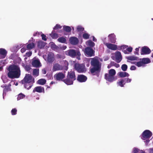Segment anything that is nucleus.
Masks as SVG:
<instances>
[{
	"instance_id": "1",
	"label": "nucleus",
	"mask_w": 153,
	"mask_h": 153,
	"mask_svg": "<svg viewBox=\"0 0 153 153\" xmlns=\"http://www.w3.org/2000/svg\"><path fill=\"white\" fill-rule=\"evenodd\" d=\"M8 72L7 74L8 77L11 79L19 78L21 75L19 67L16 65H10L7 69Z\"/></svg>"
},
{
	"instance_id": "2",
	"label": "nucleus",
	"mask_w": 153,
	"mask_h": 153,
	"mask_svg": "<svg viewBox=\"0 0 153 153\" xmlns=\"http://www.w3.org/2000/svg\"><path fill=\"white\" fill-rule=\"evenodd\" d=\"M90 63L91 65L93 66V68L90 69V72L91 74L94 73L97 71V72L100 71L101 64L98 59L95 58H91Z\"/></svg>"
},
{
	"instance_id": "3",
	"label": "nucleus",
	"mask_w": 153,
	"mask_h": 153,
	"mask_svg": "<svg viewBox=\"0 0 153 153\" xmlns=\"http://www.w3.org/2000/svg\"><path fill=\"white\" fill-rule=\"evenodd\" d=\"M116 73V71L114 69H111L108 71V73L105 75V78L106 80L110 82H112L116 79L114 76Z\"/></svg>"
},
{
	"instance_id": "4",
	"label": "nucleus",
	"mask_w": 153,
	"mask_h": 153,
	"mask_svg": "<svg viewBox=\"0 0 153 153\" xmlns=\"http://www.w3.org/2000/svg\"><path fill=\"white\" fill-rule=\"evenodd\" d=\"M65 53L67 55L69 56L72 58H74L75 57H76L78 59H80V56L81 54L79 50L70 49L66 51Z\"/></svg>"
},
{
	"instance_id": "5",
	"label": "nucleus",
	"mask_w": 153,
	"mask_h": 153,
	"mask_svg": "<svg viewBox=\"0 0 153 153\" xmlns=\"http://www.w3.org/2000/svg\"><path fill=\"white\" fill-rule=\"evenodd\" d=\"M64 61V63L66 65L65 66L63 67L59 63H55L53 65L52 70L54 71H57L61 70L63 69L66 71L68 69V66L69 65L68 62L66 60Z\"/></svg>"
},
{
	"instance_id": "6",
	"label": "nucleus",
	"mask_w": 153,
	"mask_h": 153,
	"mask_svg": "<svg viewBox=\"0 0 153 153\" xmlns=\"http://www.w3.org/2000/svg\"><path fill=\"white\" fill-rule=\"evenodd\" d=\"M21 82L22 83H34L35 82L34 79L30 74H26L25 77Z\"/></svg>"
},
{
	"instance_id": "7",
	"label": "nucleus",
	"mask_w": 153,
	"mask_h": 153,
	"mask_svg": "<svg viewBox=\"0 0 153 153\" xmlns=\"http://www.w3.org/2000/svg\"><path fill=\"white\" fill-rule=\"evenodd\" d=\"M74 68L79 73L84 72L86 71L85 66L83 64L76 63L74 65Z\"/></svg>"
},
{
	"instance_id": "8",
	"label": "nucleus",
	"mask_w": 153,
	"mask_h": 153,
	"mask_svg": "<svg viewBox=\"0 0 153 153\" xmlns=\"http://www.w3.org/2000/svg\"><path fill=\"white\" fill-rule=\"evenodd\" d=\"M85 54L87 56L91 57L95 55V51L92 48L90 47H87L85 49Z\"/></svg>"
},
{
	"instance_id": "9",
	"label": "nucleus",
	"mask_w": 153,
	"mask_h": 153,
	"mask_svg": "<svg viewBox=\"0 0 153 153\" xmlns=\"http://www.w3.org/2000/svg\"><path fill=\"white\" fill-rule=\"evenodd\" d=\"M152 135V132L149 130L144 131L142 133V136L141 137L142 139L145 140L146 139L150 138Z\"/></svg>"
},
{
	"instance_id": "10",
	"label": "nucleus",
	"mask_w": 153,
	"mask_h": 153,
	"mask_svg": "<svg viewBox=\"0 0 153 153\" xmlns=\"http://www.w3.org/2000/svg\"><path fill=\"white\" fill-rule=\"evenodd\" d=\"M65 74L62 72H59L56 74L55 77L57 81H63V79L65 77Z\"/></svg>"
},
{
	"instance_id": "11",
	"label": "nucleus",
	"mask_w": 153,
	"mask_h": 153,
	"mask_svg": "<svg viewBox=\"0 0 153 153\" xmlns=\"http://www.w3.org/2000/svg\"><path fill=\"white\" fill-rule=\"evenodd\" d=\"M151 52L150 49L147 47L145 46L142 47L141 52V55L148 54Z\"/></svg>"
},
{
	"instance_id": "12",
	"label": "nucleus",
	"mask_w": 153,
	"mask_h": 153,
	"mask_svg": "<svg viewBox=\"0 0 153 153\" xmlns=\"http://www.w3.org/2000/svg\"><path fill=\"white\" fill-rule=\"evenodd\" d=\"M55 60L54 54L51 53H49L48 55L47 60L50 63H52Z\"/></svg>"
},
{
	"instance_id": "13",
	"label": "nucleus",
	"mask_w": 153,
	"mask_h": 153,
	"mask_svg": "<svg viewBox=\"0 0 153 153\" xmlns=\"http://www.w3.org/2000/svg\"><path fill=\"white\" fill-rule=\"evenodd\" d=\"M87 77L82 74L79 75L77 77V80L79 82H85L87 80Z\"/></svg>"
},
{
	"instance_id": "14",
	"label": "nucleus",
	"mask_w": 153,
	"mask_h": 153,
	"mask_svg": "<svg viewBox=\"0 0 153 153\" xmlns=\"http://www.w3.org/2000/svg\"><path fill=\"white\" fill-rule=\"evenodd\" d=\"M108 48L112 50H116L117 49V46L115 44L106 43H105Z\"/></svg>"
},
{
	"instance_id": "15",
	"label": "nucleus",
	"mask_w": 153,
	"mask_h": 153,
	"mask_svg": "<svg viewBox=\"0 0 153 153\" xmlns=\"http://www.w3.org/2000/svg\"><path fill=\"white\" fill-rule=\"evenodd\" d=\"M115 56L117 62L119 63L122 60V56L120 51H117L115 53Z\"/></svg>"
},
{
	"instance_id": "16",
	"label": "nucleus",
	"mask_w": 153,
	"mask_h": 153,
	"mask_svg": "<svg viewBox=\"0 0 153 153\" xmlns=\"http://www.w3.org/2000/svg\"><path fill=\"white\" fill-rule=\"evenodd\" d=\"M74 81L72 79L70 78L68 76H67L66 78L63 80V82L67 85H71L73 84Z\"/></svg>"
},
{
	"instance_id": "17",
	"label": "nucleus",
	"mask_w": 153,
	"mask_h": 153,
	"mask_svg": "<svg viewBox=\"0 0 153 153\" xmlns=\"http://www.w3.org/2000/svg\"><path fill=\"white\" fill-rule=\"evenodd\" d=\"M33 92L34 93L37 92L39 93H45L44 88L43 87L41 86H36L35 88L33 91Z\"/></svg>"
},
{
	"instance_id": "18",
	"label": "nucleus",
	"mask_w": 153,
	"mask_h": 153,
	"mask_svg": "<svg viewBox=\"0 0 153 153\" xmlns=\"http://www.w3.org/2000/svg\"><path fill=\"white\" fill-rule=\"evenodd\" d=\"M7 51L4 49L0 48V59L5 58L7 55Z\"/></svg>"
},
{
	"instance_id": "19",
	"label": "nucleus",
	"mask_w": 153,
	"mask_h": 153,
	"mask_svg": "<svg viewBox=\"0 0 153 153\" xmlns=\"http://www.w3.org/2000/svg\"><path fill=\"white\" fill-rule=\"evenodd\" d=\"M69 40L71 43L73 45H77L79 42V40L77 38L75 37H71Z\"/></svg>"
},
{
	"instance_id": "20",
	"label": "nucleus",
	"mask_w": 153,
	"mask_h": 153,
	"mask_svg": "<svg viewBox=\"0 0 153 153\" xmlns=\"http://www.w3.org/2000/svg\"><path fill=\"white\" fill-rule=\"evenodd\" d=\"M67 76L74 81L76 79L75 73L74 71H71L70 72H68Z\"/></svg>"
},
{
	"instance_id": "21",
	"label": "nucleus",
	"mask_w": 153,
	"mask_h": 153,
	"mask_svg": "<svg viewBox=\"0 0 153 153\" xmlns=\"http://www.w3.org/2000/svg\"><path fill=\"white\" fill-rule=\"evenodd\" d=\"M33 66L35 67H38L41 66V63L38 59H35L33 60L32 63Z\"/></svg>"
},
{
	"instance_id": "22",
	"label": "nucleus",
	"mask_w": 153,
	"mask_h": 153,
	"mask_svg": "<svg viewBox=\"0 0 153 153\" xmlns=\"http://www.w3.org/2000/svg\"><path fill=\"white\" fill-rule=\"evenodd\" d=\"M140 60H141L144 66V65L148 64L151 62V60L149 58H144L142 59H140Z\"/></svg>"
},
{
	"instance_id": "23",
	"label": "nucleus",
	"mask_w": 153,
	"mask_h": 153,
	"mask_svg": "<svg viewBox=\"0 0 153 153\" xmlns=\"http://www.w3.org/2000/svg\"><path fill=\"white\" fill-rule=\"evenodd\" d=\"M11 91V89L10 87V86L9 85L7 86V85L4 88V89L3 90V96H4V95H5L6 94V93L7 92H8L9 91ZM4 97V96H3V97Z\"/></svg>"
},
{
	"instance_id": "24",
	"label": "nucleus",
	"mask_w": 153,
	"mask_h": 153,
	"mask_svg": "<svg viewBox=\"0 0 153 153\" xmlns=\"http://www.w3.org/2000/svg\"><path fill=\"white\" fill-rule=\"evenodd\" d=\"M110 42L112 43H115L116 42L115 36L114 34H111L109 35Z\"/></svg>"
},
{
	"instance_id": "25",
	"label": "nucleus",
	"mask_w": 153,
	"mask_h": 153,
	"mask_svg": "<svg viewBox=\"0 0 153 153\" xmlns=\"http://www.w3.org/2000/svg\"><path fill=\"white\" fill-rule=\"evenodd\" d=\"M126 58L128 60L131 61H134V60H136V61H139V59H138V57H137L134 56H129L128 57H126Z\"/></svg>"
},
{
	"instance_id": "26",
	"label": "nucleus",
	"mask_w": 153,
	"mask_h": 153,
	"mask_svg": "<svg viewBox=\"0 0 153 153\" xmlns=\"http://www.w3.org/2000/svg\"><path fill=\"white\" fill-rule=\"evenodd\" d=\"M119 76L120 77H124L126 76H128L129 74L128 73L124 72H120L118 73Z\"/></svg>"
},
{
	"instance_id": "27",
	"label": "nucleus",
	"mask_w": 153,
	"mask_h": 153,
	"mask_svg": "<svg viewBox=\"0 0 153 153\" xmlns=\"http://www.w3.org/2000/svg\"><path fill=\"white\" fill-rule=\"evenodd\" d=\"M45 46V43L41 41H39L37 42V46L39 49L43 48Z\"/></svg>"
},
{
	"instance_id": "28",
	"label": "nucleus",
	"mask_w": 153,
	"mask_h": 153,
	"mask_svg": "<svg viewBox=\"0 0 153 153\" xmlns=\"http://www.w3.org/2000/svg\"><path fill=\"white\" fill-rule=\"evenodd\" d=\"M132 64H135L136 66H137L138 67H140L142 66H144L143 63L142 62V61L141 60V61H138L137 62H131Z\"/></svg>"
},
{
	"instance_id": "29",
	"label": "nucleus",
	"mask_w": 153,
	"mask_h": 153,
	"mask_svg": "<svg viewBox=\"0 0 153 153\" xmlns=\"http://www.w3.org/2000/svg\"><path fill=\"white\" fill-rule=\"evenodd\" d=\"M33 83H22L24 85V87L25 88L27 89H29L31 88L32 86L33 85Z\"/></svg>"
},
{
	"instance_id": "30",
	"label": "nucleus",
	"mask_w": 153,
	"mask_h": 153,
	"mask_svg": "<svg viewBox=\"0 0 153 153\" xmlns=\"http://www.w3.org/2000/svg\"><path fill=\"white\" fill-rule=\"evenodd\" d=\"M46 82V80L45 79H41L37 81V83L39 84L42 85L45 84Z\"/></svg>"
},
{
	"instance_id": "31",
	"label": "nucleus",
	"mask_w": 153,
	"mask_h": 153,
	"mask_svg": "<svg viewBox=\"0 0 153 153\" xmlns=\"http://www.w3.org/2000/svg\"><path fill=\"white\" fill-rule=\"evenodd\" d=\"M39 70L38 69H34L33 71V75L34 76H37L39 75Z\"/></svg>"
},
{
	"instance_id": "32",
	"label": "nucleus",
	"mask_w": 153,
	"mask_h": 153,
	"mask_svg": "<svg viewBox=\"0 0 153 153\" xmlns=\"http://www.w3.org/2000/svg\"><path fill=\"white\" fill-rule=\"evenodd\" d=\"M125 79H120V81L117 82L118 84L121 87H123L124 85L125 84L126 82H125Z\"/></svg>"
},
{
	"instance_id": "33",
	"label": "nucleus",
	"mask_w": 153,
	"mask_h": 153,
	"mask_svg": "<svg viewBox=\"0 0 153 153\" xmlns=\"http://www.w3.org/2000/svg\"><path fill=\"white\" fill-rule=\"evenodd\" d=\"M35 47V44L34 43H29L27 45V48L28 49H31Z\"/></svg>"
},
{
	"instance_id": "34",
	"label": "nucleus",
	"mask_w": 153,
	"mask_h": 153,
	"mask_svg": "<svg viewBox=\"0 0 153 153\" xmlns=\"http://www.w3.org/2000/svg\"><path fill=\"white\" fill-rule=\"evenodd\" d=\"M87 45L90 47H93L95 45V43L91 40H89L87 42Z\"/></svg>"
},
{
	"instance_id": "35",
	"label": "nucleus",
	"mask_w": 153,
	"mask_h": 153,
	"mask_svg": "<svg viewBox=\"0 0 153 153\" xmlns=\"http://www.w3.org/2000/svg\"><path fill=\"white\" fill-rule=\"evenodd\" d=\"M58 41L60 42L65 43L66 42V39L65 38L63 37H59L58 39Z\"/></svg>"
},
{
	"instance_id": "36",
	"label": "nucleus",
	"mask_w": 153,
	"mask_h": 153,
	"mask_svg": "<svg viewBox=\"0 0 153 153\" xmlns=\"http://www.w3.org/2000/svg\"><path fill=\"white\" fill-rule=\"evenodd\" d=\"M63 29L67 32H71V27L68 26H63Z\"/></svg>"
},
{
	"instance_id": "37",
	"label": "nucleus",
	"mask_w": 153,
	"mask_h": 153,
	"mask_svg": "<svg viewBox=\"0 0 153 153\" xmlns=\"http://www.w3.org/2000/svg\"><path fill=\"white\" fill-rule=\"evenodd\" d=\"M50 35L53 39H56L58 37V34L53 32H52L50 34Z\"/></svg>"
},
{
	"instance_id": "38",
	"label": "nucleus",
	"mask_w": 153,
	"mask_h": 153,
	"mask_svg": "<svg viewBox=\"0 0 153 153\" xmlns=\"http://www.w3.org/2000/svg\"><path fill=\"white\" fill-rule=\"evenodd\" d=\"M25 96L24 94L21 93L19 94L18 96L17 99L18 100H19L21 99H23L25 97Z\"/></svg>"
},
{
	"instance_id": "39",
	"label": "nucleus",
	"mask_w": 153,
	"mask_h": 153,
	"mask_svg": "<svg viewBox=\"0 0 153 153\" xmlns=\"http://www.w3.org/2000/svg\"><path fill=\"white\" fill-rule=\"evenodd\" d=\"M76 28L77 31L80 32H82L84 30V28L81 26H77Z\"/></svg>"
},
{
	"instance_id": "40",
	"label": "nucleus",
	"mask_w": 153,
	"mask_h": 153,
	"mask_svg": "<svg viewBox=\"0 0 153 153\" xmlns=\"http://www.w3.org/2000/svg\"><path fill=\"white\" fill-rule=\"evenodd\" d=\"M90 35L88 33H85L82 35V37L84 39H89L90 37Z\"/></svg>"
},
{
	"instance_id": "41",
	"label": "nucleus",
	"mask_w": 153,
	"mask_h": 153,
	"mask_svg": "<svg viewBox=\"0 0 153 153\" xmlns=\"http://www.w3.org/2000/svg\"><path fill=\"white\" fill-rule=\"evenodd\" d=\"M111 66H114L117 68H118L120 67V65L119 64H117L114 62H111Z\"/></svg>"
},
{
	"instance_id": "42",
	"label": "nucleus",
	"mask_w": 153,
	"mask_h": 153,
	"mask_svg": "<svg viewBox=\"0 0 153 153\" xmlns=\"http://www.w3.org/2000/svg\"><path fill=\"white\" fill-rule=\"evenodd\" d=\"M51 48L53 50H57L59 48V47L55 44H52Z\"/></svg>"
},
{
	"instance_id": "43",
	"label": "nucleus",
	"mask_w": 153,
	"mask_h": 153,
	"mask_svg": "<svg viewBox=\"0 0 153 153\" xmlns=\"http://www.w3.org/2000/svg\"><path fill=\"white\" fill-rule=\"evenodd\" d=\"M127 65L125 64L121 66L122 70L123 71H126L127 69Z\"/></svg>"
},
{
	"instance_id": "44",
	"label": "nucleus",
	"mask_w": 153,
	"mask_h": 153,
	"mask_svg": "<svg viewBox=\"0 0 153 153\" xmlns=\"http://www.w3.org/2000/svg\"><path fill=\"white\" fill-rule=\"evenodd\" d=\"M17 110L16 108L13 109L11 111V113L12 115H15L16 114Z\"/></svg>"
},
{
	"instance_id": "45",
	"label": "nucleus",
	"mask_w": 153,
	"mask_h": 153,
	"mask_svg": "<svg viewBox=\"0 0 153 153\" xmlns=\"http://www.w3.org/2000/svg\"><path fill=\"white\" fill-rule=\"evenodd\" d=\"M61 27L62 26H61L60 25L56 24V26L54 27L53 29L54 30H57L58 29L61 28Z\"/></svg>"
},
{
	"instance_id": "46",
	"label": "nucleus",
	"mask_w": 153,
	"mask_h": 153,
	"mask_svg": "<svg viewBox=\"0 0 153 153\" xmlns=\"http://www.w3.org/2000/svg\"><path fill=\"white\" fill-rule=\"evenodd\" d=\"M32 54V52L29 51L26 53L25 55V56H27L28 57H29Z\"/></svg>"
},
{
	"instance_id": "47",
	"label": "nucleus",
	"mask_w": 153,
	"mask_h": 153,
	"mask_svg": "<svg viewBox=\"0 0 153 153\" xmlns=\"http://www.w3.org/2000/svg\"><path fill=\"white\" fill-rule=\"evenodd\" d=\"M42 37V39L43 40H44V41H46L47 40V39L46 38V36L44 34H42L41 35Z\"/></svg>"
},
{
	"instance_id": "48",
	"label": "nucleus",
	"mask_w": 153,
	"mask_h": 153,
	"mask_svg": "<svg viewBox=\"0 0 153 153\" xmlns=\"http://www.w3.org/2000/svg\"><path fill=\"white\" fill-rule=\"evenodd\" d=\"M140 150L138 149L134 148L133 149V153H137Z\"/></svg>"
},
{
	"instance_id": "49",
	"label": "nucleus",
	"mask_w": 153,
	"mask_h": 153,
	"mask_svg": "<svg viewBox=\"0 0 153 153\" xmlns=\"http://www.w3.org/2000/svg\"><path fill=\"white\" fill-rule=\"evenodd\" d=\"M124 79H125V81H126V82L127 83L130 82L131 80V79L128 78H126Z\"/></svg>"
},
{
	"instance_id": "50",
	"label": "nucleus",
	"mask_w": 153,
	"mask_h": 153,
	"mask_svg": "<svg viewBox=\"0 0 153 153\" xmlns=\"http://www.w3.org/2000/svg\"><path fill=\"white\" fill-rule=\"evenodd\" d=\"M139 51V49L138 48H136L135 49V51L134 52V53L135 54H137V55H139L138 51Z\"/></svg>"
},
{
	"instance_id": "51",
	"label": "nucleus",
	"mask_w": 153,
	"mask_h": 153,
	"mask_svg": "<svg viewBox=\"0 0 153 153\" xmlns=\"http://www.w3.org/2000/svg\"><path fill=\"white\" fill-rule=\"evenodd\" d=\"M136 69V67L134 66V65H132L131 66L130 68V69L131 70H135Z\"/></svg>"
},
{
	"instance_id": "52",
	"label": "nucleus",
	"mask_w": 153,
	"mask_h": 153,
	"mask_svg": "<svg viewBox=\"0 0 153 153\" xmlns=\"http://www.w3.org/2000/svg\"><path fill=\"white\" fill-rule=\"evenodd\" d=\"M129 52H131L132 51V48L131 47H129L126 49Z\"/></svg>"
},
{
	"instance_id": "53",
	"label": "nucleus",
	"mask_w": 153,
	"mask_h": 153,
	"mask_svg": "<svg viewBox=\"0 0 153 153\" xmlns=\"http://www.w3.org/2000/svg\"><path fill=\"white\" fill-rule=\"evenodd\" d=\"M26 49L25 48H23L21 49V51L22 53H23L25 52L26 51Z\"/></svg>"
},
{
	"instance_id": "54",
	"label": "nucleus",
	"mask_w": 153,
	"mask_h": 153,
	"mask_svg": "<svg viewBox=\"0 0 153 153\" xmlns=\"http://www.w3.org/2000/svg\"><path fill=\"white\" fill-rule=\"evenodd\" d=\"M40 35V33H39L36 32L35 33H34L33 34V36H39Z\"/></svg>"
},
{
	"instance_id": "55",
	"label": "nucleus",
	"mask_w": 153,
	"mask_h": 153,
	"mask_svg": "<svg viewBox=\"0 0 153 153\" xmlns=\"http://www.w3.org/2000/svg\"><path fill=\"white\" fill-rule=\"evenodd\" d=\"M123 51L125 54H127L128 53V51L126 49V50H123Z\"/></svg>"
},
{
	"instance_id": "56",
	"label": "nucleus",
	"mask_w": 153,
	"mask_h": 153,
	"mask_svg": "<svg viewBox=\"0 0 153 153\" xmlns=\"http://www.w3.org/2000/svg\"><path fill=\"white\" fill-rule=\"evenodd\" d=\"M42 73L43 74H45L46 73V70L45 69L42 70Z\"/></svg>"
},
{
	"instance_id": "57",
	"label": "nucleus",
	"mask_w": 153,
	"mask_h": 153,
	"mask_svg": "<svg viewBox=\"0 0 153 153\" xmlns=\"http://www.w3.org/2000/svg\"><path fill=\"white\" fill-rule=\"evenodd\" d=\"M93 40L94 42L97 41V39L95 38L94 36H93Z\"/></svg>"
},
{
	"instance_id": "58",
	"label": "nucleus",
	"mask_w": 153,
	"mask_h": 153,
	"mask_svg": "<svg viewBox=\"0 0 153 153\" xmlns=\"http://www.w3.org/2000/svg\"><path fill=\"white\" fill-rule=\"evenodd\" d=\"M5 79H6V80H5L4 79V80H3V81L4 82V83H6V82H7V79L6 78Z\"/></svg>"
},
{
	"instance_id": "59",
	"label": "nucleus",
	"mask_w": 153,
	"mask_h": 153,
	"mask_svg": "<svg viewBox=\"0 0 153 153\" xmlns=\"http://www.w3.org/2000/svg\"><path fill=\"white\" fill-rule=\"evenodd\" d=\"M7 85L6 84H5L4 85H1V87L2 88H4Z\"/></svg>"
},
{
	"instance_id": "60",
	"label": "nucleus",
	"mask_w": 153,
	"mask_h": 153,
	"mask_svg": "<svg viewBox=\"0 0 153 153\" xmlns=\"http://www.w3.org/2000/svg\"><path fill=\"white\" fill-rule=\"evenodd\" d=\"M26 68H27V69H26L27 70V71H28L30 70V68L29 67H27Z\"/></svg>"
},
{
	"instance_id": "61",
	"label": "nucleus",
	"mask_w": 153,
	"mask_h": 153,
	"mask_svg": "<svg viewBox=\"0 0 153 153\" xmlns=\"http://www.w3.org/2000/svg\"><path fill=\"white\" fill-rule=\"evenodd\" d=\"M125 47H126V46H124V45L122 46H121V48H126Z\"/></svg>"
},
{
	"instance_id": "62",
	"label": "nucleus",
	"mask_w": 153,
	"mask_h": 153,
	"mask_svg": "<svg viewBox=\"0 0 153 153\" xmlns=\"http://www.w3.org/2000/svg\"><path fill=\"white\" fill-rule=\"evenodd\" d=\"M112 66H111V63H110V64L108 65L107 67V68H110Z\"/></svg>"
},
{
	"instance_id": "63",
	"label": "nucleus",
	"mask_w": 153,
	"mask_h": 153,
	"mask_svg": "<svg viewBox=\"0 0 153 153\" xmlns=\"http://www.w3.org/2000/svg\"><path fill=\"white\" fill-rule=\"evenodd\" d=\"M145 152L143 150H141L140 151V153H145Z\"/></svg>"
},
{
	"instance_id": "64",
	"label": "nucleus",
	"mask_w": 153,
	"mask_h": 153,
	"mask_svg": "<svg viewBox=\"0 0 153 153\" xmlns=\"http://www.w3.org/2000/svg\"><path fill=\"white\" fill-rule=\"evenodd\" d=\"M2 69H3L2 67V66L0 67V70H2Z\"/></svg>"
}]
</instances>
